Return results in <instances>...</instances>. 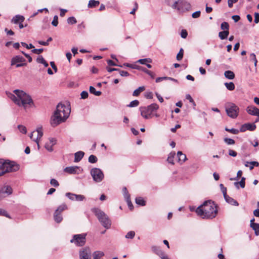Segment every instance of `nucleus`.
Instances as JSON below:
<instances>
[{
    "label": "nucleus",
    "mask_w": 259,
    "mask_h": 259,
    "mask_svg": "<svg viewBox=\"0 0 259 259\" xmlns=\"http://www.w3.org/2000/svg\"><path fill=\"white\" fill-rule=\"evenodd\" d=\"M135 236V232L134 231H129L125 235L126 239H133Z\"/></svg>",
    "instance_id": "nucleus-40"
},
{
    "label": "nucleus",
    "mask_w": 259,
    "mask_h": 259,
    "mask_svg": "<svg viewBox=\"0 0 259 259\" xmlns=\"http://www.w3.org/2000/svg\"><path fill=\"white\" fill-rule=\"evenodd\" d=\"M79 259H89L91 256V251L89 247H85L79 250Z\"/></svg>",
    "instance_id": "nucleus-11"
},
{
    "label": "nucleus",
    "mask_w": 259,
    "mask_h": 259,
    "mask_svg": "<svg viewBox=\"0 0 259 259\" xmlns=\"http://www.w3.org/2000/svg\"><path fill=\"white\" fill-rule=\"evenodd\" d=\"M100 4V2L98 1L90 0L89 2L88 7L90 8H95Z\"/></svg>",
    "instance_id": "nucleus-26"
},
{
    "label": "nucleus",
    "mask_w": 259,
    "mask_h": 259,
    "mask_svg": "<svg viewBox=\"0 0 259 259\" xmlns=\"http://www.w3.org/2000/svg\"><path fill=\"white\" fill-rule=\"evenodd\" d=\"M196 212L203 219H212L218 213L217 206L211 200L205 201L197 208Z\"/></svg>",
    "instance_id": "nucleus-3"
},
{
    "label": "nucleus",
    "mask_w": 259,
    "mask_h": 259,
    "mask_svg": "<svg viewBox=\"0 0 259 259\" xmlns=\"http://www.w3.org/2000/svg\"><path fill=\"white\" fill-rule=\"evenodd\" d=\"M144 87H140L134 91L133 95L134 96H138L142 92L144 91Z\"/></svg>",
    "instance_id": "nucleus-29"
},
{
    "label": "nucleus",
    "mask_w": 259,
    "mask_h": 259,
    "mask_svg": "<svg viewBox=\"0 0 259 259\" xmlns=\"http://www.w3.org/2000/svg\"><path fill=\"white\" fill-rule=\"evenodd\" d=\"M88 95H89V94H88V92L85 91H82L80 94L81 98L83 99H85L87 98L88 97Z\"/></svg>",
    "instance_id": "nucleus-56"
},
{
    "label": "nucleus",
    "mask_w": 259,
    "mask_h": 259,
    "mask_svg": "<svg viewBox=\"0 0 259 259\" xmlns=\"http://www.w3.org/2000/svg\"><path fill=\"white\" fill-rule=\"evenodd\" d=\"M229 31H221L219 33V37L222 40L226 39L229 35Z\"/></svg>",
    "instance_id": "nucleus-25"
},
{
    "label": "nucleus",
    "mask_w": 259,
    "mask_h": 259,
    "mask_svg": "<svg viewBox=\"0 0 259 259\" xmlns=\"http://www.w3.org/2000/svg\"><path fill=\"white\" fill-rule=\"evenodd\" d=\"M86 236V233L74 235L70 240V242L74 243L77 246H82L85 243Z\"/></svg>",
    "instance_id": "nucleus-8"
},
{
    "label": "nucleus",
    "mask_w": 259,
    "mask_h": 259,
    "mask_svg": "<svg viewBox=\"0 0 259 259\" xmlns=\"http://www.w3.org/2000/svg\"><path fill=\"white\" fill-rule=\"evenodd\" d=\"M239 185L242 188H244L245 186V178L244 177H242L241 181L239 182H235L234 185L237 188L239 189Z\"/></svg>",
    "instance_id": "nucleus-23"
},
{
    "label": "nucleus",
    "mask_w": 259,
    "mask_h": 259,
    "mask_svg": "<svg viewBox=\"0 0 259 259\" xmlns=\"http://www.w3.org/2000/svg\"><path fill=\"white\" fill-rule=\"evenodd\" d=\"M183 54H184V50L182 48H181L179 52L178 53V54L177 55V59L178 61H180L182 59L183 57Z\"/></svg>",
    "instance_id": "nucleus-44"
},
{
    "label": "nucleus",
    "mask_w": 259,
    "mask_h": 259,
    "mask_svg": "<svg viewBox=\"0 0 259 259\" xmlns=\"http://www.w3.org/2000/svg\"><path fill=\"white\" fill-rule=\"evenodd\" d=\"M19 168V165L15 162L0 159V177L7 172L16 171Z\"/></svg>",
    "instance_id": "nucleus-4"
},
{
    "label": "nucleus",
    "mask_w": 259,
    "mask_h": 259,
    "mask_svg": "<svg viewBox=\"0 0 259 259\" xmlns=\"http://www.w3.org/2000/svg\"><path fill=\"white\" fill-rule=\"evenodd\" d=\"M43 51H44V49L42 48L39 49H34L31 50V52L34 54H40V53H41L43 52Z\"/></svg>",
    "instance_id": "nucleus-55"
},
{
    "label": "nucleus",
    "mask_w": 259,
    "mask_h": 259,
    "mask_svg": "<svg viewBox=\"0 0 259 259\" xmlns=\"http://www.w3.org/2000/svg\"><path fill=\"white\" fill-rule=\"evenodd\" d=\"M50 184L52 186L57 187L59 186L58 182L55 179H52L50 181Z\"/></svg>",
    "instance_id": "nucleus-49"
},
{
    "label": "nucleus",
    "mask_w": 259,
    "mask_h": 259,
    "mask_svg": "<svg viewBox=\"0 0 259 259\" xmlns=\"http://www.w3.org/2000/svg\"><path fill=\"white\" fill-rule=\"evenodd\" d=\"M224 75L225 77L228 79H233L234 78L235 75L232 71L228 70L225 72Z\"/></svg>",
    "instance_id": "nucleus-27"
},
{
    "label": "nucleus",
    "mask_w": 259,
    "mask_h": 259,
    "mask_svg": "<svg viewBox=\"0 0 259 259\" xmlns=\"http://www.w3.org/2000/svg\"><path fill=\"white\" fill-rule=\"evenodd\" d=\"M45 147L46 149L49 152H52L53 151V146L50 145V144L48 142H47L45 144Z\"/></svg>",
    "instance_id": "nucleus-50"
},
{
    "label": "nucleus",
    "mask_w": 259,
    "mask_h": 259,
    "mask_svg": "<svg viewBox=\"0 0 259 259\" xmlns=\"http://www.w3.org/2000/svg\"><path fill=\"white\" fill-rule=\"evenodd\" d=\"M177 156L178 158V161L181 163L184 162L187 159L186 155L183 154L181 151L178 152Z\"/></svg>",
    "instance_id": "nucleus-21"
},
{
    "label": "nucleus",
    "mask_w": 259,
    "mask_h": 259,
    "mask_svg": "<svg viewBox=\"0 0 259 259\" xmlns=\"http://www.w3.org/2000/svg\"><path fill=\"white\" fill-rule=\"evenodd\" d=\"M224 142L228 145H233L235 144V141L233 139L228 138L224 139Z\"/></svg>",
    "instance_id": "nucleus-48"
},
{
    "label": "nucleus",
    "mask_w": 259,
    "mask_h": 259,
    "mask_svg": "<svg viewBox=\"0 0 259 259\" xmlns=\"http://www.w3.org/2000/svg\"><path fill=\"white\" fill-rule=\"evenodd\" d=\"M254 22L258 23L259 22V14L258 13H255L254 14Z\"/></svg>",
    "instance_id": "nucleus-64"
},
{
    "label": "nucleus",
    "mask_w": 259,
    "mask_h": 259,
    "mask_svg": "<svg viewBox=\"0 0 259 259\" xmlns=\"http://www.w3.org/2000/svg\"><path fill=\"white\" fill-rule=\"evenodd\" d=\"M36 61L37 63L42 64L43 63H45L46 60L44 59L42 56H39L37 57Z\"/></svg>",
    "instance_id": "nucleus-60"
},
{
    "label": "nucleus",
    "mask_w": 259,
    "mask_h": 259,
    "mask_svg": "<svg viewBox=\"0 0 259 259\" xmlns=\"http://www.w3.org/2000/svg\"><path fill=\"white\" fill-rule=\"evenodd\" d=\"M66 196H67L69 199L71 200H75L76 197V194H73L70 192L66 193L65 194Z\"/></svg>",
    "instance_id": "nucleus-46"
},
{
    "label": "nucleus",
    "mask_w": 259,
    "mask_h": 259,
    "mask_svg": "<svg viewBox=\"0 0 259 259\" xmlns=\"http://www.w3.org/2000/svg\"><path fill=\"white\" fill-rule=\"evenodd\" d=\"M225 85L229 91H233L235 89L233 82H225Z\"/></svg>",
    "instance_id": "nucleus-33"
},
{
    "label": "nucleus",
    "mask_w": 259,
    "mask_h": 259,
    "mask_svg": "<svg viewBox=\"0 0 259 259\" xmlns=\"http://www.w3.org/2000/svg\"><path fill=\"white\" fill-rule=\"evenodd\" d=\"M151 250L153 251V252H154L159 256H161L164 255V252L158 246H152L151 247Z\"/></svg>",
    "instance_id": "nucleus-18"
},
{
    "label": "nucleus",
    "mask_w": 259,
    "mask_h": 259,
    "mask_svg": "<svg viewBox=\"0 0 259 259\" xmlns=\"http://www.w3.org/2000/svg\"><path fill=\"white\" fill-rule=\"evenodd\" d=\"M127 67L133 68V69H143L142 67L138 66L136 64H126L125 65Z\"/></svg>",
    "instance_id": "nucleus-43"
},
{
    "label": "nucleus",
    "mask_w": 259,
    "mask_h": 259,
    "mask_svg": "<svg viewBox=\"0 0 259 259\" xmlns=\"http://www.w3.org/2000/svg\"><path fill=\"white\" fill-rule=\"evenodd\" d=\"M18 128L19 129V131L22 133V134H26L27 133V129L26 127L23 125H19L18 126Z\"/></svg>",
    "instance_id": "nucleus-45"
},
{
    "label": "nucleus",
    "mask_w": 259,
    "mask_h": 259,
    "mask_svg": "<svg viewBox=\"0 0 259 259\" xmlns=\"http://www.w3.org/2000/svg\"><path fill=\"white\" fill-rule=\"evenodd\" d=\"M250 227L252 228V229L253 230H254L255 235H259V224H258V223L252 224L251 225H250Z\"/></svg>",
    "instance_id": "nucleus-31"
},
{
    "label": "nucleus",
    "mask_w": 259,
    "mask_h": 259,
    "mask_svg": "<svg viewBox=\"0 0 259 259\" xmlns=\"http://www.w3.org/2000/svg\"><path fill=\"white\" fill-rule=\"evenodd\" d=\"M21 44L22 46L26 48L27 49H32V48H34V46L31 44H30L29 45H27L26 43L24 42H21Z\"/></svg>",
    "instance_id": "nucleus-52"
},
{
    "label": "nucleus",
    "mask_w": 259,
    "mask_h": 259,
    "mask_svg": "<svg viewBox=\"0 0 259 259\" xmlns=\"http://www.w3.org/2000/svg\"><path fill=\"white\" fill-rule=\"evenodd\" d=\"M221 28L224 31H229V25L227 22H223L221 25Z\"/></svg>",
    "instance_id": "nucleus-38"
},
{
    "label": "nucleus",
    "mask_w": 259,
    "mask_h": 259,
    "mask_svg": "<svg viewBox=\"0 0 259 259\" xmlns=\"http://www.w3.org/2000/svg\"><path fill=\"white\" fill-rule=\"evenodd\" d=\"M143 71L145 72L147 74L149 75V76L150 77L151 79H155V74L154 72L147 70L146 68H144L142 69Z\"/></svg>",
    "instance_id": "nucleus-36"
},
{
    "label": "nucleus",
    "mask_w": 259,
    "mask_h": 259,
    "mask_svg": "<svg viewBox=\"0 0 259 259\" xmlns=\"http://www.w3.org/2000/svg\"><path fill=\"white\" fill-rule=\"evenodd\" d=\"M224 198L226 201L228 203L235 206L238 205V203L237 202V201L233 199L232 198L230 197V196H229L228 195L226 196V197H224Z\"/></svg>",
    "instance_id": "nucleus-20"
},
{
    "label": "nucleus",
    "mask_w": 259,
    "mask_h": 259,
    "mask_svg": "<svg viewBox=\"0 0 259 259\" xmlns=\"http://www.w3.org/2000/svg\"><path fill=\"white\" fill-rule=\"evenodd\" d=\"M71 107L69 102L59 103L51 117V125L54 127L64 122L69 117Z\"/></svg>",
    "instance_id": "nucleus-1"
},
{
    "label": "nucleus",
    "mask_w": 259,
    "mask_h": 259,
    "mask_svg": "<svg viewBox=\"0 0 259 259\" xmlns=\"http://www.w3.org/2000/svg\"><path fill=\"white\" fill-rule=\"evenodd\" d=\"M200 14H201V12L200 11H196L192 14V17L193 18H199L200 16Z\"/></svg>",
    "instance_id": "nucleus-59"
},
{
    "label": "nucleus",
    "mask_w": 259,
    "mask_h": 259,
    "mask_svg": "<svg viewBox=\"0 0 259 259\" xmlns=\"http://www.w3.org/2000/svg\"><path fill=\"white\" fill-rule=\"evenodd\" d=\"M84 155V153L82 151H78L74 154V160L75 162H78L80 161L83 158Z\"/></svg>",
    "instance_id": "nucleus-19"
},
{
    "label": "nucleus",
    "mask_w": 259,
    "mask_h": 259,
    "mask_svg": "<svg viewBox=\"0 0 259 259\" xmlns=\"http://www.w3.org/2000/svg\"><path fill=\"white\" fill-rule=\"evenodd\" d=\"M77 22L76 20L74 17H70L67 19V23L70 24H74Z\"/></svg>",
    "instance_id": "nucleus-47"
},
{
    "label": "nucleus",
    "mask_w": 259,
    "mask_h": 259,
    "mask_svg": "<svg viewBox=\"0 0 259 259\" xmlns=\"http://www.w3.org/2000/svg\"><path fill=\"white\" fill-rule=\"evenodd\" d=\"M48 142L49 143L50 145L53 146L56 143V140L55 138H49V142Z\"/></svg>",
    "instance_id": "nucleus-61"
},
{
    "label": "nucleus",
    "mask_w": 259,
    "mask_h": 259,
    "mask_svg": "<svg viewBox=\"0 0 259 259\" xmlns=\"http://www.w3.org/2000/svg\"><path fill=\"white\" fill-rule=\"evenodd\" d=\"M226 111L228 116L232 118H236L239 111V107L233 103H228L225 105Z\"/></svg>",
    "instance_id": "nucleus-7"
},
{
    "label": "nucleus",
    "mask_w": 259,
    "mask_h": 259,
    "mask_svg": "<svg viewBox=\"0 0 259 259\" xmlns=\"http://www.w3.org/2000/svg\"><path fill=\"white\" fill-rule=\"evenodd\" d=\"M88 160L91 163H95L97 162L98 158L95 155H91L89 157Z\"/></svg>",
    "instance_id": "nucleus-39"
},
{
    "label": "nucleus",
    "mask_w": 259,
    "mask_h": 259,
    "mask_svg": "<svg viewBox=\"0 0 259 259\" xmlns=\"http://www.w3.org/2000/svg\"><path fill=\"white\" fill-rule=\"evenodd\" d=\"M229 155L230 156H231L233 157H236L237 155V153L236 151H235L232 149H229Z\"/></svg>",
    "instance_id": "nucleus-63"
},
{
    "label": "nucleus",
    "mask_w": 259,
    "mask_h": 259,
    "mask_svg": "<svg viewBox=\"0 0 259 259\" xmlns=\"http://www.w3.org/2000/svg\"><path fill=\"white\" fill-rule=\"evenodd\" d=\"M225 131H227V132H228L232 134H234V135H237L239 133L240 130L239 131L237 129H235V128H229L228 127H225Z\"/></svg>",
    "instance_id": "nucleus-37"
},
{
    "label": "nucleus",
    "mask_w": 259,
    "mask_h": 259,
    "mask_svg": "<svg viewBox=\"0 0 259 259\" xmlns=\"http://www.w3.org/2000/svg\"><path fill=\"white\" fill-rule=\"evenodd\" d=\"M256 125L254 123H247L241 125L240 132H244L247 130L253 131L256 128Z\"/></svg>",
    "instance_id": "nucleus-14"
},
{
    "label": "nucleus",
    "mask_w": 259,
    "mask_h": 259,
    "mask_svg": "<svg viewBox=\"0 0 259 259\" xmlns=\"http://www.w3.org/2000/svg\"><path fill=\"white\" fill-rule=\"evenodd\" d=\"M139 105V101L137 100H135L130 102V103L127 105V106L129 107H135L138 106Z\"/></svg>",
    "instance_id": "nucleus-42"
},
{
    "label": "nucleus",
    "mask_w": 259,
    "mask_h": 259,
    "mask_svg": "<svg viewBox=\"0 0 259 259\" xmlns=\"http://www.w3.org/2000/svg\"><path fill=\"white\" fill-rule=\"evenodd\" d=\"M58 16L55 15L54 18L52 22V24L54 26H57L58 24Z\"/></svg>",
    "instance_id": "nucleus-53"
},
{
    "label": "nucleus",
    "mask_w": 259,
    "mask_h": 259,
    "mask_svg": "<svg viewBox=\"0 0 259 259\" xmlns=\"http://www.w3.org/2000/svg\"><path fill=\"white\" fill-rule=\"evenodd\" d=\"M13 92L15 95L8 92H6V94L15 104L19 107H23L25 109L34 106L33 100L30 95L20 90H15Z\"/></svg>",
    "instance_id": "nucleus-2"
},
{
    "label": "nucleus",
    "mask_w": 259,
    "mask_h": 259,
    "mask_svg": "<svg viewBox=\"0 0 259 259\" xmlns=\"http://www.w3.org/2000/svg\"><path fill=\"white\" fill-rule=\"evenodd\" d=\"M36 131L37 132V138L36 139H34L33 141H34L37 144V146H38V148L39 149V144H38V140L42 137L43 136V132H42V126H39V127H38L36 130Z\"/></svg>",
    "instance_id": "nucleus-16"
},
{
    "label": "nucleus",
    "mask_w": 259,
    "mask_h": 259,
    "mask_svg": "<svg viewBox=\"0 0 259 259\" xmlns=\"http://www.w3.org/2000/svg\"><path fill=\"white\" fill-rule=\"evenodd\" d=\"M92 210L104 228L107 229L110 228L111 225V221L108 215L104 211L98 208H93Z\"/></svg>",
    "instance_id": "nucleus-5"
},
{
    "label": "nucleus",
    "mask_w": 259,
    "mask_h": 259,
    "mask_svg": "<svg viewBox=\"0 0 259 259\" xmlns=\"http://www.w3.org/2000/svg\"><path fill=\"white\" fill-rule=\"evenodd\" d=\"M238 0H228V4L229 8H232L234 4L237 3Z\"/></svg>",
    "instance_id": "nucleus-58"
},
{
    "label": "nucleus",
    "mask_w": 259,
    "mask_h": 259,
    "mask_svg": "<svg viewBox=\"0 0 259 259\" xmlns=\"http://www.w3.org/2000/svg\"><path fill=\"white\" fill-rule=\"evenodd\" d=\"M137 62L140 63L141 64H146L147 62H151V60L149 58L141 59L138 60Z\"/></svg>",
    "instance_id": "nucleus-41"
},
{
    "label": "nucleus",
    "mask_w": 259,
    "mask_h": 259,
    "mask_svg": "<svg viewBox=\"0 0 259 259\" xmlns=\"http://www.w3.org/2000/svg\"><path fill=\"white\" fill-rule=\"evenodd\" d=\"M159 108V106L156 103H153L147 107H141L140 110L141 115L145 119L151 118L152 113Z\"/></svg>",
    "instance_id": "nucleus-6"
},
{
    "label": "nucleus",
    "mask_w": 259,
    "mask_h": 259,
    "mask_svg": "<svg viewBox=\"0 0 259 259\" xmlns=\"http://www.w3.org/2000/svg\"><path fill=\"white\" fill-rule=\"evenodd\" d=\"M122 192L124 198L126 201L131 199L130 194L128 193L127 188L126 187H124L123 188Z\"/></svg>",
    "instance_id": "nucleus-32"
},
{
    "label": "nucleus",
    "mask_w": 259,
    "mask_h": 259,
    "mask_svg": "<svg viewBox=\"0 0 259 259\" xmlns=\"http://www.w3.org/2000/svg\"><path fill=\"white\" fill-rule=\"evenodd\" d=\"M26 60L21 56H16L11 60V65H16L17 68L26 65Z\"/></svg>",
    "instance_id": "nucleus-10"
},
{
    "label": "nucleus",
    "mask_w": 259,
    "mask_h": 259,
    "mask_svg": "<svg viewBox=\"0 0 259 259\" xmlns=\"http://www.w3.org/2000/svg\"><path fill=\"white\" fill-rule=\"evenodd\" d=\"M136 203L141 206H145L146 205L145 201L141 197H138L136 198Z\"/></svg>",
    "instance_id": "nucleus-28"
},
{
    "label": "nucleus",
    "mask_w": 259,
    "mask_h": 259,
    "mask_svg": "<svg viewBox=\"0 0 259 259\" xmlns=\"http://www.w3.org/2000/svg\"><path fill=\"white\" fill-rule=\"evenodd\" d=\"M175 156V152H170L167 159V161L168 162V163H171L172 164H174V158Z\"/></svg>",
    "instance_id": "nucleus-30"
},
{
    "label": "nucleus",
    "mask_w": 259,
    "mask_h": 259,
    "mask_svg": "<svg viewBox=\"0 0 259 259\" xmlns=\"http://www.w3.org/2000/svg\"><path fill=\"white\" fill-rule=\"evenodd\" d=\"M54 218L55 222L57 223H60L63 219L61 214L56 211H55Z\"/></svg>",
    "instance_id": "nucleus-24"
},
{
    "label": "nucleus",
    "mask_w": 259,
    "mask_h": 259,
    "mask_svg": "<svg viewBox=\"0 0 259 259\" xmlns=\"http://www.w3.org/2000/svg\"><path fill=\"white\" fill-rule=\"evenodd\" d=\"M85 199V197L82 195H77L76 194V197L75 200L81 201H83Z\"/></svg>",
    "instance_id": "nucleus-54"
},
{
    "label": "nucleus",
    "mask_w": 259,
    "mask_h": 259,
    "mask_svg": "<svg viewBox=\"0 0 259 259\" xmlns=\"http://www.w3.org/2000/svg\"><path fill=\"white\" fill-rule=\"evenodd\" d=\"M82 169L77 166H68L64 169V171L69 174H79Z\"/></svg>",
    "instance_id": "nucleus-13"
},
{
    "label": "nucleus",
    "mask_w": 259,
    "mask_h": 259,
    "mask_svg": "<svg viewBox=\"0 0 259 259\" xmlns=\"http://www.w3.org/2000/svg\"><path fill=\"white\" fill-rule=\"evenodd\" d=\"M90 92L97 96H99L102 94L100 91H96L95 88L93 86L90 87Z\"/></svg>",
    "instance_id": "nucleus-34"
},
{
    "label": "nucleus",
    "mask_w": 259,
    "mask_h": 259,
    "mask_svg": "<svg viewBox=\"0 0 259 259\" xmlns=\"http://www.w3.org/2000/svg\"><path fill=\"white\" fill-rule=\"evenodd\" d=\"M246 111L250 115L256 116L259 113V109L255 106H250L247 107Z\"/></svg>",
    "instance_id": "nucleus-15"
},
{
    "label": "nucleus",
    "mask_w": 259,
    "mask_h": 259,
    "mask_svg": "<svg viewBox=\"0 0 259 259\" xmlns=\"http://www.w3.org/2000/svg\"><path fill=\"white\" fill-rule=\"evenodd\" d=\"M25 20L23 16L17 15L11 20V22L14 24H18L19 22H23Z\"/></svg>",
    "instance_id": "nucleus-17"
},
{
    "label": "nucleus",
    "mask_w": 259,
    "mask_h": 259,
    "mask_svg": "<svg viewBox=\"0 0 259 259\" xmlns=\"http://www.w3.org/2000/svg\"><path fill=\"white\" fill-rule=\"evenodd\" d=\"M0 215L5 216L7 218H10L7 212L1 208H0Z\"/></svg>",
    "instance_id": "nucleus-57"
},
{
    "label": "nucleus",
    "mask_w": 259,
    "mask_h": 259,
    "mask_svg": "<svg viewBox=\"0 0 259 259\" xmlns=\"http://www.w3.org/2000/svg\"><path fill=\"white\" fill-rule=\"evenodd\" d=\"M90 174L94 181L96 183H100L104 179V175L103 172L99 168H93L90 171Z\"/></svg>",
    "instance_id": "nucleus-9"
},
{
    "label": "nucleus",
    "mask_w": 259,
    "mask_h": 259,
    "mask_svg": "<svg viewBox=\"0 0 259 259\" xmlns=\"http://www.w3.org/2000/svg\"><path fill=\"white\" fill-rule=\"evenodd\" d=\"M93 259H102V257L104 256V253L101 251H96L93 254Z\"/></svg>",
    "instance_id": "nucleus-22"
},
{
    "label": "nucleus",
    "mask_w": 259,
    "mask_h": 259,
    "mask_svg": "<svg viewBox=\"0 0 259 259\" xmlns=\"http://www.w3.org/2000/svg\"><path fill=\"white\" fill-rule=\"evenodd\" d=\"M187 35H188L187 31L185 29L182 30L181 32V37L183 38H185L187 37Z\"/></svg>",
    "instance_id": "nucleus-62"
},
{
    "label": "nucleus",
    "mask_w": 259,
    "mask_h": 259,
    "mask_svg": "<svg viewBox=\"0 0 259 259\" xmlns=\"http://www.w3.org/2000/svg\"><path fill=\"white\" fill-rule=\"evenodd\" d=\"M12 188L8 185L3 186L0 189V199H2L12 193Z\"/></svg>",
    "instance_id": "nucleus-12"
},
{
    "label": "nucleus",
    "mask_w": 259,
    "mask_h": 259,
    "mask_svg": "<svg viewBox=\"0 0 259 259\" xmlns=\"http://www.w3.org/2000/svg\"><path fill=\"white\" fill-rule=\"evenodd\" d=\"M67 208V205L63 203V204H62L61 205H60V206H58V207L57 208V209L55 210V211L56 212H59V213H61V212L66 209Z\"/></svg>",
    "instance_id": "nucleus-35"
},
{
    "label": "nucleus",
    "mask_w": 259,
    "mask_h": 259,
    "mask_svg": "<svg viewBox=\"0 0 259 259\" xmlns=\"http://www.w3.org/2000/svg\"><path fill=\"white\" fill-rule=\"evenodd\" d=\"M249 164L251 165L249 167L250 170H252L254 166H258L259 165V163L257 161H251L249 162Z\"/></svg>",
    "instance_id": "nucleus-51"
}]
</instances>
